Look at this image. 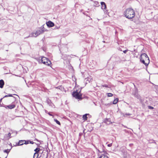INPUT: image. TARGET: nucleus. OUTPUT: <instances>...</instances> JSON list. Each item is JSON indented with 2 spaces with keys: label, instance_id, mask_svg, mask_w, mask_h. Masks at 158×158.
<instances>
[{
  "label": "nucleus",
  "instance_id": "a19ab883",
  "mask_svg": "<svg viewBox=\"0 0 158 158\" xmlns=\"http://www.w3.org/2000/svg\"><path fill=\"white\" fill-rule=\"evenodd\" d=\"M35 140L38 141H39V140L38 139H36Z\"/></svg>",
  "mask_w": 158,
  "mask_h": 158
},
{
  "label": "nucleus",
  "instance_id": "79ce46f5",
  "mask_svg": "<svg viewBox=\"0 0 158 158\" xmlns=\"http://www.w3.org/2000/svg\"><path fill=\"white\" fill-rule=\"evenodd\" d=\"M59 28V27H57V29H58V28Z\"/></svg>",
  "mask_w": 158,
  "mask_h": 158
},
{
  "label": "nucleus",
  "instance_id": "ddd939ff",
  "mask_svg": "<svg viewBox=\"0 0 158 158\" xmlns=\"http://www.w3.org/2000/svg\"><path fill=\"white\" fill-rule=\"evenodd\" d=\"M104 122L108 125L110 124L111 123L110 118H106L104 120Z\"/></svg>",
  "mask_w": 158,
  "mask_h": 158
},
{
  "label": "nucleus",
  "instance_id": "37998d69",
  "mask_svg": "<svg viewBox=\"0 0 158 158\" xmlns=\"http://www.w3.org/2000/svg\"><path fill=\"white\" fill-rule=\"evenodd\" d=\"M14 95H17L15 94H13Z\"/></svg>",
  "mask_w": 158,
  "mask_h": 158
},
{
  "label": "nucleus",
  "instance_id": "aec40b11",
  "mask_svg": "<svg viewBox=\"0 0 158 158\" xmlns=\"http://www.w3.org/2000/svg\"><path fill=\"white\" fill-rule=\"evenodd\" d=\"M94 6L97 7L99 6V3L97 1H94Z\"/></svg>",
  "mask_w": 158,
  "mask_h": 158
},
{
  "label": "nucleus",
  "instance_id": "cd10ccee",
  "mask_svg": "<svg viewBox=\"0 0 158 158\" xmlns=\"http://www.w3.org/2000/svg\"><path fill=\"white\" fill-rule=\"evenodd\" d=\"M41 30H46V31H47V30L46 29H45V28H44V25H42L41 27Z\"/></svg>",
  "mask_w": 158,
  "mask_h": 158
},
{
  "label": "nucleus",
  "instance_id": "ea45409f",
  "mask_svg": "<svg viewBox=\"0 0 158 158\" xmlns=\"http://www.w3.org/2000/svg\"><path fill=\"white\" fill-rule=\"evenodd\" d=\"M48 157V154H47V155L46 158H47Z\"/></svg>",
  "mask_w": 158,
  "mask_h": 158
},
{
  "label": "nucleus",
  "instance_id": "4be33fe9",
  "mask_svg": "<svg viewBox=\"0 0 158 158\" xmlns=\"http://www.w3.org/2000/svg\"><path fill=\"white\" fill-rule=\"evenodd\" d=\"M54 121L56 122V123L59 125H60V122L57 120L56 119H54Z\"/></svg>",
  "mask_w": 158,
  "mask_h": 158
},
{
  "label": "nucleus",
  "instance_id": "39448f33",
  "mask_svg": "<svg viewBox=\"0 0 158 158\" xmlns=\"http://www.w3.org/2000/svg\"><path fill=\"white\" fill-rule=\"evenodd\" d=\"M140 60H144L148 62L149 60V58L146 54L145 53H142L140 56Z\"/></svg>",
  "mask_w": 158,
  "mask_h": 158
},
{
  "label": "nucleus",
  "instance_id": "4468645a",
  "mask_svg": "<svg viewBox=\"0 0 158 158\" xmlns=\"http://www.w3.org/2000/svg\"><path fill=\"white\" fill-rule=\"evenodd\" d=\"M11 137V133H9L7 135H5L4 136V138L6 139H9Z\"/></svg>",
  "mask_w": 158,
  "mask_h": 158
},
{
  "label": "nucleus",
  "instance_id": "dca6fc26",
  "mask_svg": "<svg viewBox=\"0 0 158 158\" xmlns=\"http://www.w3.org/2000/svg\"><path fill=\"white\" fill-rule=\"evenodd\" d=\"M107 154L104 153L102 154V155L100 156L99 158H108L107 156Z\"/></svg>",
  "mask_w": 158,
  "mask_h": 158
},
{
  "label": "nucleus",
  "instance_id": "c756f323",
  "mask_svg": "<svg viewBox=\"0 0 158 158\" xmlns=\"http://www.w3.org/2000/svg\"><path fill=\"white\" fill-rule=\"evenodd\" d=\"M148 109H153L154 108V107H153L151 106H148Z\"/></svg>",
  "mask_w": 158,
  "mask_h": 158
},
{
  "label": "nucleus",
  "instance_id": "f3484780",
  "mask_svg": "<svg viewBox=\"0 0 158 158\" xmlns=\"http://www.w3.org/2000/svg\"><path fill=\"white\" fill-rule=\"evenodd\" d=\"M40 150V148H36L35 149L34 151L35 152L34 153V154L37 155L38 154V153Z\"/></svg>",
  "mask_w": 158,
  "mask_h": 158
},
{
  "label": "nucleus",
  "instance_id": "7ed1b4c3",
  "mask_svg": "<svg viewBox=\"0 0 158 158\" xmlns=\"http://www.w3.org/2000/svg\"><path fill=\"white\" fill-rule=\"evenodd\" d=\"M45 31H46V30H37L35 32L32 33L31 34V36L36 37L40 34L43 33Z\"/></svg>",
  "mask_w": 158,
  "mask_h": 158
},
{
  "label": "nucleus",
  "instance_id": "c9c22d12",
  "mask_svg": "<svg viewBox=\"0 0 158 158\" xmlns=\"http://www.w3.org/2000/svg\"><path fill=\"white\" fill-rule=\"evenodd\" d=\"M126 114V115H128V116H129V115H131V114H129V113H126V114Z\"/></svg>",
  "mask_w": 158,
  "mask_h": 158
},
{
  "label": "nucleus",
  "instance_id": "423d86ee",
  "mask_svg": "<svg viewBox=\"0 0 158 158\" xmlns=\"http://www.w3.org/2000/svg\"><path fill=\"white\" fill-rule=\"evenodd\" d=\"M13 97V98L14 99V100H15V97H13V95L12 94H8V95H5L3 98H1L0 99V107H3V103H2V104H1V102H2V99L5 98H6V97Z\"/></svg>",
  "mask_w": 158,
  "mask_h": 158
},
{
  "label": "nucleus",
  "instance_id": "58836bf2",
  "mask_svg": "<svg viewBox=\"0 0 158 158\" xmlns=\"http://www.w3.org/2000/svg\"><path fill=\"white\" fill-rule=\"evenodd\" d=\"M98 151L100 153H102V152H100V151L98 149Z\"/></svg>",
  "mask_w": 158,
  "mask_h": 158
},
{
  "label": "nucleus",
  "instance_id": "bb28decb",
  "mask_svg": "<svg viewBox=\"0 0 158 158\" xmlns=\"http://www.w3.org/2000/svg\"><path fill=\"white\" fill-rule=\"evenodd\" d=\"M102 86L103 87H105L106 88H108L109 87L108 86V85L106 84H104L102 85Z\"/></svg>",
  "mask_w": 158,
  "mask_h": 158
},
{
  "label": "nucleus",
  "instance_id": "473e14b6",
  "mask_svg": "<svg viewBox=\"0 0 158 158\" xmlns=\"http://www.w3.org/2000/svg\"><path fill=\"white\" fill-rule=\"evenodd\" d=\"M128 51V50H125L124 51H123V53H126V52Z\"/></svg>",
  "mask_w": 158,
  "mask_h": 158
},
{
  "label": "nucleus",
  "instance_id": "2f4dec72",
  "mask_svg": "<svg viewBox=\"0 0 158 158\" xmlns=\"http://www.w3.org/2000/svg\"><path fill=\"white\" fill-rule=\"evenodd\" d=\"M35 155H35V154L34 155L33 158H38V156H39V155H37L36 157H35Z\"/></svg>",
  "mask_w": 158,
  "mask_h": 158
},
{
  "label": "nucleus",
  "instance_id": "4c0bfd02",
  "mask_svg": "<svg viewBox=\"0 0 158 158\" xmlns=\"http://www.w3.org/2000/svg\"><path fill=\"white\" fill-rule=\"evenodd\" d=\"M61 87V86H58V87H57V88H58V89H60V87Z\"/></svg>",
  "mask_w": 158,
  "mask_h": 158
},
{
  "label": "nucleus",
  "instance_id": "9d476101",
  "mask_svg": "<svg viewBox=\"0 0 158 158\" xmlns=\"http://www.w3.org/2000/svg\"><path fill=\"white\" fill-rule=\"evenodd\" d=\"M121 152L123 153V156L122 158H127V152L125 150L123 149L121 150Z\"/></svg>",
  "mask_w": 158,
  "mask_h": 158
},
{
  "label": "nucleus",
  "instance_id": "b1692460",
  "mask_svg": "<svg viewBox=\"0 0 158 158\" xmlns=\"http://www.w3.org/2000/svg\"><path fill=\"white\" fill-rule=\"evenodd\" d=\"M10 149L9 150V149H7V150H4V152L6 153H8L9 152H10Z\"/></svg>",
  "mask_w": 158,
  "mask_h": 158
},
{
  "label": "nucleus",
  "instance_id": "c03bdc74",
  "mask_svg": "<svg viewBox=\"0 0 158 158\" xmlns=\"http://www.w3.org/2000/svg\"><path fill=\"white\" fill-rule=\"evenodd\" d=\"M36 156H37V155H35V157H36Z\"/></svg>",
  "mask_w": 158,
  "mask_h": 158
},
{
  "label": "nucleus",
  "instance_id": "f704fd0d",
  "mask_svg": "<svg viewBox=\"0 0 158 158\" xmlns=\"http://www.w3.org/2000/svg\"><path fill=\"white\" fill-rule=\"evenodd\" d=\"M34 143L33 142L30 140L29 143H30L31 144H33Z\"/></svg>",
  "mask_w": 158,
  "mask_h": 158
},
{
  "label": "nucleus",
  "instance_id": "f257e3e1",
  "mask_svg": "<svg viewBox=\"0 0 158 158\" xmlns=\"http://www.w3.org/2000/svg\"><path fill=\"white\" fill-rule=\"evenodd\" d=\"M124 15L127 18L131 19L135 17V13L133 9L129 8L126 9L124 11Z\"/></svg>",
  "mask_w": 158,
  "mask_h": 158
},
{
  "label": "nucleus",
  "instance_id": "e433bc0d",
  "mask_svg": "<svg viewBox=\"0 0 158 158\" xmlns=\"http://www.w3.org/2000/svg\"><path fill=\"white\" fill-rule=\"evenodd\" d=\"M82 133H80L79 134V136H81V135H82Z\"/></svg>",
  "mask_w": 158,
  "mask_h": 158
},
{
  "label": "nucleus",
  "instance_id": "c85d7f7f",
  "mask_svg": "<svg viewBox=\"0 0 158 158\" xmlns=\"http://www.w3.org/2000/svg\"><path fill=\"white\" fill-rule=\"evenodd\" d=\"M15 133V135H16L17 134V132L16 131H13L12 132V133Z\"/></svg>",
  "mask_w": 158,
  "mask_h": 158
},
{
  "label": "nucleus",
  "instance_id": "393cba45",
  "mask_svg": "<svg viewBox=\"0 0 158 158\" xmlns=\"http://www.w3.org/2000/svg\"><path fill=\"white\" fill-rule=\"evenodd\" d=\"M30 140H27V141L25 140V141H24V144H27L29 143Z\"/></svg>",
  "mask_w": 158,
  "mask_h": 158
},
{
  "label": "nucleus",
  "instance_id": "412c9836",
  "mask_svg": "<svg viewBox=\"0 0 158 158\" xmlns=\"http://www.w3.org/2000/svg\"><path fill=\"white\" fill-rule=\"evenodd\" d=\"M133 94L135 96V97H136L138 99H139L140 98L139 95H138L137 94L135 93V94Z\"/></svg>",
  "mask_w": 158,
  "mask_h": 158
},
{
  "label": "nucleus",
  "instance_id": "f8f14e48",
  "mask_svg": "<svg viewBox=\"0 0 158 158\" xmlns=\"http://www.w3.org/2000/svg\"><path fill=\"white\" fill-rule=\"evenodd\" d=\"M101 3L102 5V9L103 10H106V6L105 3L104 2H101Z\"/></svg>",
  "mask_w": 158,
  "mask_h": 158
},
{
  "label": "nucleus",
  "instance_id": "6ab92c4d",
  "mask_svg": "<svg viewBox=\"0 0 158 158\" xmlns=\"http://www.w3.org/2000/svg\"><path fill=\"white\" fill-rule=\"evenodd\" d=\"M118 98H116L115 99L113 102V104H116L117 102L118 101Z\"/></svg>",
  "mask_w": 158,
  "mask_h": 158
},
{
  "label": "nucleus",
  "instance_id": "a18cd8bd",
  "mask_svg": "<svg viewBox=\"0 0 158 158\" xmlns=\"http://www.w3.org/2000/svg\"><path fill=\"white\" fill-rule=\"evenodd\" d=\"M0 158H1L0 157Z\"/></svg>",
  "mask_w": 158,
  "mask_h": 158
},
{
  "label": "nucleus",
  "instance_id": "0eeeda50",
  "mask_svg": "<svg viewBox=\"0 0 158 158\" xmlns=\"http://www.w3.org/2000/svg\"><path fill=\"white\" fill-rule=\"evenodd\" d=\"M3 107L7 109H11L15 107V105L14 104H11L8 105H3Z\"/></svg>",
  "mask_w": 158,
  "mask_h": 158
},
{
  "label": "nucleus",
  "instance_id": "2eb2a0df",
  "mask_svg": "<svg viewBox=\"0 0 158 158\" xmlns=\"http://www.w3.org/2000/svg\"><path fill=\"white\" fill-rule=\"evenodd\" d=\"M4 85V82L3 80H0V88H2L3 87Z\"/></svg>",
  "mask_w": 158,
  "mask_h": 158
},
{
  "label": "nucleus",
  "instance_id": "7c9ffc66",
  "mask_svg": "<svg viewBox=\"0 0 158 158\" xmlns=\"http://www.w3.org/2000/svg\"><path fill=\"white\" fill-rule=\"evenodd\" d=\"M112 143H110L108 144L107 146L109 147H110L112 146Z\"/></svg>",
  "mask_w": 158,
  "mask_h": 158
},
{
  "label": "nucleus",
  "instance_id": "a211bd4d",
  "mask_svg": "<svg viewBox=\"0 0 158 158\" xmlns=\"http://www.w3.org/2000/svg\"><path fill=\"white\" fill-rule=\"evenodd\" d=\"M88 115H89V114H85L84 115H83L82 116L83 119L84 120H87V116Z\"/></svg>",
  "mask_w": 158,
  "mask_h": 158
},
{
  "label": "nucleus",
  "instance_id": "9b49d317",
  "mask_svg": "<svg viewBox=\"0 0 158 158\" xmlns=\"http://www.w3.org/2000/svg\"><path fill=\"white\" fill-rule=\"evenodd\" d=\"M140 61L143 64L145 65L146 66H148L150 62L149 60H148V62H147V61H146L145 60H140Z\"/></svg>",
  "mask_w": 158,
  "mask_h": 158
},
{
  "label": "nucleus",
  "instance_id": "1a4fd4ad",
  "mask_svg": "<svg viewBox=\"0 0 158 158\" xmlns=\"http://www.w3.org/2000/svg\"><path fill=\"white\" fill-rule=\"evenodd\" d=\"M25 141V140H19L18 143H16L15 145V146H18L22 145L24 144V142Z\"/></svg>",
  "mask_w": 158,
  "mask_h": 158
},
{
  "label": "nucleus",
  "instance_id": "f03ea898",
  "mask_svg": "<svg viewBox=\"0 0 158 158\" xmlns=\"http://www.w3.org/2000/svg\"><path fill=\"white\" fill-rule=\"evenodd\" d=\"M80 92L81 90L79 92H78L77 90L73 91L72 93L73 97H75L76 99L81 100L82 99V94H80Z\"/></svg>",
  "mask_w": 158,
  "mask_h": 158
},
{
  "label": "nucleus",
  "instance_id": "a878e982",
  "mask_svg": "<svg viewBox=\"0 0 158 158\" xmlns=\"http://www.w3.org/2000/svg\"><path fill=\"white\" fill-rule=\"evenodd\" d=\"M113 94L111 93H108L107 94V96L108 97H110L113 96Z\"/></svg>",
  "mask_w": 158,
  "mask_h": 158
},
{
  "label": "nucleus",
  "instance_id": "6e6552de",
  "mask_svg": "<svg viewBox=\"0 0 158 158\" xmlns=\"http://www.w3.org/2000/svg\"><path fill=\"white\" fill-rule=\"evenodd\" d=\"M46 24L48 27H52L54 26V23L51 21H48L46 22Z\"/></svg>",
  "mask_w": 158,
  "mask_h": 158
},
{
  "label": "nucleus",
  "instance_id": "20e7f679",
  "mask_svg": "<svg viewBox=\"0 0 158 158\" xmlns=\"http://www.w3.org/2000/svg\"><path fill=\"white\" fill-rule=\"evenodd\" d=\"M41 61L44 64L49 66L51 64V61L47 58L42 57Z\"/></svg>",
  "mask_w": 158,
  "mask_h": 158
},
{
  "label": "nucleus",
  "instance_id": "5701e85b",
  "mask_svg": "<svg viewBox=\"0 0 158 158\" xmlns=\"http://www.w3.org/2000/svg\"><path fill=\"white\" fill-rule=\"evenodd\" d=\"M47 103L50 105V106H51V104H52V102H51V100H48L47 101Z\"/></svg>",
  "mask_w": 158,
  "mask_h": 158
},
{
  "label": "nucleus",
  "instance_id": "72a5a7b5",
  "mask_svg": "<svg viewBox=\"0 0 158 158\" xmlns=\"http://www.w3.org/2000/svg\"><path fill=\"white\" fill-rule=\"evenodd\" d=\"M50 112H48V114L50 115V116H52L53 117V115L51 114V113H50Z\"/></svg>",
  "mask_w": 158,
  "mask_h": 158
}]
</instances>
